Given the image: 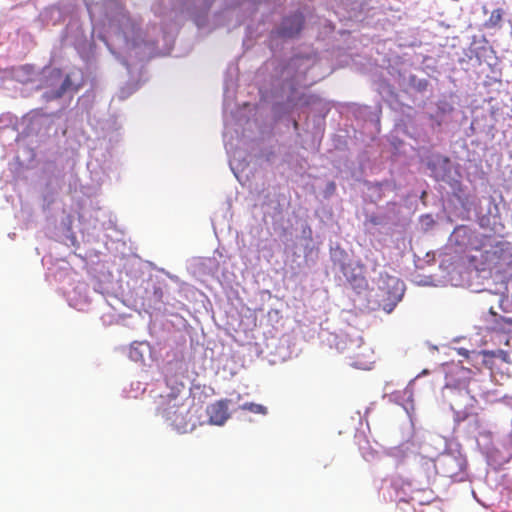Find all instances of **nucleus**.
Listing matches in <instances>:
<instances>
[{
    "label": "nucleus",
    "instance_id": "13",
    "mask_svg": "<svg viewBox=\"0 0 512 512\" xmlns=\"http://www.w3.org/2000/svg\"><path fill=\"white\" fill-rule=\"evenodd\" d=\"M397 512H416V510L409 504V502L403 500L398 503Z\"/></svg>",
    "mask_w": 512,
    "mask_h": 512
},
{
    "label": "nucleus",
    "instance_id": "5",
    "mask_svg": "<svg viewBox=\"0 0 512 512\" xmlns=\"http://www.w3.org/2000/svg\"><path fill=\"white\" fill-rule=\"evenodd\" d=\"M304 25V16L301 13H295L283 19L279 29L282 37L292 38L297 36Z\"/></svg>",
    "mask_w": 512,
    "mask_h": 512
},
{
    "label": "nucleus",
    "instance_id": "12",
    "mask_svg": "<svg viewBox=\"0 0 512 512\" xmlns=\"http://www.w3.org/2000/svg\"><path fill=\"white\" fill-rule=\"evenodd\" d=\"M512 327V318L501 317L497 320V328L503 332L510 333Z\"/></svg>",
    "mask_w": 512,
    "mask_h": 512
},
{
    "label": "nucleus",
    "instance_id": "16",
    "mask_svg": "<svg viewBox=\"0 0 512 512\" xmlns=\"http://www.w3.org/2000/svg\"><path fill=\"white\" fill-rule=\"evenodd\" d=\"M393 281L395 282V285H397V286L400 285V282L398 279H393Z\"/></svg>",
    "mask_w": 512,
    "mask_h": 512
},
{
    "label": "nucleus",
    "instance_id": "15",
    "mask_svg": "<svg viewBox=\"0 0 512 512\" xmlns=\"http://www.w3.org/2000/svg\"><path fill=\"white\" fill-rule=\"evenodd\" d=\"M508 23L510 25V35L512 36V17L508 20Z\"/></svg>",
    "mask_w": 512,
    "mask_h": 512
},
{
    "label": "nucleus",
    "instance_id": "4",
    "mask_svg": "<svg viewBox=\"0 0 512 512\" xmlns=\"http://www.w3.org/2000/svg\"><path fill=\"white\" fill-rule=\"evenodd\" d=\"M341 271L345 276L350 286L357 292L360 293L367 289L368 282L363 275L362 268L352 263H345L341 265Z\"/></svg>",
    "mask_w": 512,
    "mask_h": 512
},
{
    "label": "nucleus",
    "instance_id": "2",
    "mask_svg": "<svg viewBox=\"0 0 512 512\" xmlns=\"http://www.w3.org/2000/svg\"><path fill=\"white\" fill-rule=\"evenodd\" d=\"M476 399L468 392L459 391L451 402V409L454 413V422L459 425L469 418L479 425L478 413L475 409Z\"/></svg>",
    "mask_w": 512,
    "mask_h": 512
},
{
    "label": "nucleus",
    "instance_id": "17",
    "mask_svg": "<svg viewBox=\"0 0 512 512\" xmlns=\"http://www.w3.org/2000/svg\"><path fill=\"white\" fill-rule=\"evenodd\" d=\"M294 127L297 129V127H298V122L297 121H294Z\"/></svg>",
    "mask_w": 512,
    "mask_h": 512
},
{
    "label": "nucleus",
    "instance_id": "11",
    "mask_svg": "<svg viewBox=\"0 0 512 512\" xmlns=\"http://www.w3.org/2000/svg\"><path fill=\"white\" fill-rule=\"evenodd\" d=\"M240 409L249 411L254 414H267V408L261 404L253 403V402H246L240 406Z\"/></svg>",
    "mask_w": 512,
    "mask_h": 512
},
{
    "label": "nucleus",
    "instance_id": "9",
    "mask_svg": "<svg viewBox=\"0 0 512 512\" xmlns=\"http://www.w3.org/2000/svg\"><path fill=\"white\" fill-rule=\"evenodd\" d=\"M79 89V85H74L72 79H71V74H67L65 76V79L63 80L61 86L59 87V89H57L54 94H53V98H60L62 97L66 92L68 91H77Z\"/></svg>",
    "mask_w": 512,
    "mask_h": 512
},
{
    "label": "nucleus",
    "instance_id": "14",
    "mask_svg": "<svg viewBox=\"0 0 512 512\" xmlns=\"http://www.w3.org/2000/svg\"><path fill=\"white\" fill-rule=\"evenodd\" d=\"M457 352L460 356H463L465 358H468L469 357V351L465 348H458L457 349Z\"/></svg>",
    "mask_w": 512,
    "mask_h": 512
},
{
    "label": "nucleus",
    "instance_id": "7",
    "mask_svg": "<svg viewBox=\"0 0 512 512\" xmlns=\"http://www.w3.org/2000/svg\"><path fill=\"white\" fill-rule=\"evenodd\" d=\"M350 358L353 360V365L360 369H369L373 363V353L366 345H359L358 351L353 353Z\"/></svg>",
    "mask_w": 512,
    "mask_h": 512
},
{
    "label": "nucleus",
    "instance_id": "8",
    "mask_svg": "<svg viewBox=\"0 0 512 512\" xmlns=\"http://www.w3.org/2000/svg\"><path fill=\"white\" fill-rule=\"evenodd\" d=\"M505 16L503 8L493 9L489 17L484 21L483 26L486 29H500L502 27Z\"/></svg>",
    "mask_w": 512,
    "mask_h": 512
},
{
    "label": "nucleus",
    "instance_id": "10",
    "mask_svg": "<svg viewBox=\"0 0 512 512\" xmlns=\"http://www.w3.org/2000/svg\"><path fill=\"white\" fill-rule=\"evenodd\" d=\"M481 354L484 356L485 359L498 358V359H500L501 361H503L505 363H509L510 362L508 352H506L504 350H501V349H497V350H483L481 352Z\"/></svg>",
    "mask_w": 512,
    "mask_h": 512
},
{
    "label": "nucleus",
    "instance_id": "6",
    "mask_svg": "<svg viewBox=\"0 0 512 512\" xmlns=\"http://www.w3.org/2000/svg\"><path fill=\"white\" fill-rule=\"evenodd\" d=\"M230 400L222 399L207 407L209 421L215 425H223L229 418L228 404Z\"/></svg>",
    "mask_w": 512,
    "mask_h": 512
},
{
    "label": "nucleus",
    "instance_id": "3",
    "mask_svg": "<svg viewBox=\"0 0 512 512\" xmlns=\"http://www.w3.org/2000/svg\"><path fill=\"white\" fill-rule=\"evenodd\" d=\"M118 26L125 42L132 48L145 44L144 32L139 23L130 16L122 15L118 20Z\"/></svg>",
    "mask_w": 512,
    "mask_h": 512
},
{
    "label": "nucleus",
    "instance_id": "1",
    "mask_svg": "<svg viewBox=\"0 0 512 512\" xmlns=\"http://www.w3.org/2000/svg\"><path fill=\"white\" fill-rule=\"evenodd\" d=\"M193 399L186 393L171 394L167 397L161 411L162 417L180 433L192 430L194 423L190 415Z\"/></svg>",
    "mask_w": 512,
    "mask_h": 512
}]
</instances>
